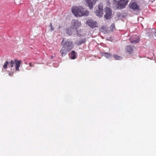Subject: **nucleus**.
<instances>
[{
	"instance_id": "nucleus-21",
	"label": "nucleus",
	"mask_w": 156,
	"mask_h": 156,
	"mask_svg": "<svg viewBox=\"0 0 156 156\" xmlns=\"http://www.w3.org/2000/svg\"><path fill=\"white\" fill-rule=\"evenodd\" d=\"M151 30V32H153L154 35L156 36V30H154L152 29Z\"/></svg>"
},
{
	"instance_id": "nucleus-9",
	"label": "nucleus",
	"mask_w": 156,
	"mask_h": 156,
	"mask_svg": "<svg viewBox=\"0 0 156 156\" xmlns=\"http://www.w3.org/2000/svg\"><path fill=\"white\" fill-rule=\"evenodd\" d=\"M129 40L131 43L136 44L139 42L140 38L138 36L135 35L131 37L130 38Z\"/></svg>"
},
{
	"instance_id": "nucleus-2",
	"label": "nucleus",
	"mask_w": 156,
	"mask_h": 156,
	"mask_svg": "<svg viewBox=\"0 0 156 156\" xmlns=\"http://www.w3.org/2000/svg\"><path fill=\"white\" fill-rule=\"evenodd\" d=\"M61 44L63 47L70 51L73 48L74 45L73 42L69 40L63 39L61 42Z\"/></svg>"
},
{
	"instance_id": "nucleus-17",
	"label": "nucleus",
	"mask_w": 156,
	"mask_h": 156,
	"mask_svg": "<svg viewBox=\"0 0 156 156\" xmlns=\"http://www.w3.org/2000/svg\"><path fill=\"white\" fill-rule=\"evenodd\" d=\"M75 30L76 31V33L78 36H82V33L83 31V30L81 29H80L79 30L76 29Z\"/></svg>"
},
{
	"instance_id": "nucleus-22",
	"label": "nucleus",
	"mask_w": 156,
	"mask_h": 156,
	"mask_svg": "<svg viewBox=\"0 0 156 156\" xmlns=\"http://www.w3.org/2000/svg\"><path fill=\"white\" fill-rule=\"evenodd\" d=\"M112 57H113L115 58H118L119 57V56L116 55H112Z\"/></svg>"
},
{
	"instance_id": "nucleus-15",
	"label": "nucleus",
	"mask_w": 156,
	"mask_h": 156,
	"mask_svg": "<svg viewBox=\"0 0 156 156\" xmlns=\"http://www.w3.org/2000/svg\"><path fill=\"white\" fill-rule=\"evenodd\" d=\"M86 38L81 39L77 40L76 41L77 44L78 45H80L84 43L86 41Z\"/></svg>"
},
{
	"instance_id": "nucleus-6",
	"label": "nucleus",
	"mask_w": 156,
	"mask_h": 156,
	"mask_svg": "<svg viewBox=\"0 0 156 156\" xmlns=\"http://www.w3.org/2000/svg\"><path fill=\"white\" fill-rule=\"evenodd\" d=\"M87 23L89 26L92 28L97 27H98L97 22L92 20H88Z\"/></svg>"
},
{
	"instance_id": "nucleus-20",
	"label": "nucleus",
	"mask_w": 156,
	"mask_h": 156,
	"mask_svg": "<svg viewBox=\"0 0 156 156\" xmlns=\"http://www.w3.org/2000/svg\"><path fill=\"white\" fill-rule=\"evenodd\" d=\"M49 27L51 28L50 30L51 31H52L53 30H54V27H52L51 23L49 25Z\"/></svg>"
},
{
	"instance_id": "nucleus-5",
	"label": "nucleus",
	"mask_w": 156,
	"mask_h": 156,
	"mask_svg": "<svg viewBox=\"0 0 156 156\" xmlns=\"http://www.w3.org/2000/svg\"><path fill=\"white\" fill-rule=\"evenodd\" d=\"M105 11L106 14L104 15V17L107 20L110 19L112 13V9L109 8L107 7Z\"/></svg>"
},
{
	"instance_id": "nucleus-10",
	"label": "nucleus",
	"mask_w": 156,
	"mask_h": 156,
	"mask_svg": "<svg viewBox=\"0 0 156 156\" xmlns=\"http://www.w3.org/2000/svg\"><path fill=\"white\" fill-rule=\"evenodd\" d=\"M72 23L74 26L73 28L75 29V30L76 29L77 27H80L81 25V23L80 22L78 21L77 20H72Z\"/></svg>"
},
{
	"instance_id": "nucleus-16",
	"label": "nucleus",
	"mask_w": 156,
	"mask_h": 156,
	"mask_svg": "<svg viewBox=\"0 0 156 156\" xmlns=\"http://www.w3.org/2000/svg\"><path fill=\"white\" fill-rule=\"evenodd\" d=\"M69 55H71V58H76V52L74 51H72Z\"/></svg>"
},
{
	"instance_id": "nucleus-18",
	"label": "nucleus",
	"mask_w": 156,
	"mask_h": 156,
	"mask_svg": "<svg viewBox=\"0 0 156 156\" xmlns=\"http://www.w3.org/2000/svg\"><path fill=\"white\" fill-rule=\"evenodd\" d=\"M101 29L103 30L102 31L105 34H107L108 33L107 27L103 26L101 27Z\"/></svg>"
},
{
	"instance_id": "nucleus-13",
	"label": "nucleus",
	"mask_w": 156,
	"mask_h": 156,
	"mask_svg": "<svg viewBox=\"0 0 156 156\" xmlns=\"http://www.w3.org/2000/svg\"><path fill=\"white\" fill-rule=\"evenodd\" d=\"M134 48V47H132L130 45H129L126 48V51L129 53H132L133 52Z\"/></svg>"
},
{
	"instance_id": "nucleus-8",
	"label": "nucleus",
	"mask_w": 156,
	"mask_h": 156,
	"mask_svg": "<svg viewBox=\"0 0 156 156\" xmlns=\"http://www.w3.org/2000/svg\"><path fill=\"white\" fill-rule=\"evenodd\" d=\"M129 6L130 8L134 10L138 9L139 8V5L135 2H131L129 3Z\"/></svg>"
},
{
	"instance_id": "nucleus-7",
	"label": "nucleus",
	"mask_w": 156,
	"mask_h": 156,
	"mask_svg": "<svg viewBox=\"0 0 156 156\" xmlns=\"http://www.w3.org/2000/svg\"><path fill=\"white\" fill-rule=\"evenodd\" d=\"M97 1L98 0H86L87 6L90 9H92Z\"/></svg>"
},
{
	"instance_id": "nucleus-11",
	"label": "nucleus",
	"mask_w": 156,
	"mask_h": 156,
	"mask_svg": "<svg viewBox=\"0 0 156 156\" xmlns=\"http://www.w3.org/2000/svg\"><path fill=\"white\" fill-rule=\"evenodd\" d=\"M69 51H70L69 50L67 49V48L62 46V49L60 50V52L62 56L63 57L65 56Z\"/></svg>"
},
{
	"instance_id": "nucleus-4",
	"label": "nucleus",
	"mask_w": 156,
	"mask_h": 156,
	"mask_svg": "<svg viewBox=\"0 0 156 156\" xmlns=\"http://www.w3.org/2000/svg\"><path fill=\"white\" fill-rule=\"evenodd\" d=\"M95 13L97 16L99 17L102 16L103 14V6L101 4L98 5V9L96 10Z\"/></svg>"
},
{
	"instance_id": "nucleus-3",
	"label": "nucleus",
	"mask_w": 156,
	"mask_h": 156,
	"mask_svg": "<svg viewBox=\"0 0 156 156\" xmlns=\"http://www.w3.org/2000/svg\"><path fill=\"white\" fill-rule=\"evenodd\" d=\"M128 2V0H120L116 1L115 5L116 8L121 9L125 8Z\"/></svg>"
},
{
	"instance_id": "nucleus-12",
	"label": "nucleus",
	"mask_w": 156,
	"mask_h": 156,
	"mask_svg": "<svg viewBox=\"0 0 156 156\" xmlns=\"http://www.w3.org/2000/svg\"><path fill=\"white\" fill-rule=\"evenodd\" d=\"M101 55L102 56H104L105 57L107 58H112V55L110 54L109 53L107 52L101 53Z\"/></svg>"
},
{
	"instance_id": "nucleus-19",
	"label": "nucleus",
	"mask_w": 156,
	"mask_h": 156,
	"mask_svg": "<svg viewBox=\"0 0 156 156\" xmlns=\"http://www.w3.org/2000/svg\"><path fill=\"white\" fill-rule=\"evenodd\" d=\"M115 28V25L114 24H112L110 26V29L112 31Z\"/></svg>"
},
{
	"instance_id": "nucleus-14",
	"label": "nucleus",
	"mask_w": 156,
	"mask_h": 156,
	"mask_svg": "<svg viewBox=\"0 0 156 156\" xmlns=\"http://www.w3.org/2000/svg\"><path fill=\"white\" fill-rule=\"evenodd\" d=\"M66 31V33L67 34H69V35H71L74 32L75 29L70 28V29L68 28L67 29Z\"/></svg>"
},
{
	"instance_id": "nucleus-1",
	"label": "nucleus",
	"mask_w": 156,
	"mask_h": 156,
	"mask_svg": "<svg viewBox=\"0 0 156 156\" xmlns=\"http://www.w3.org/2000/svg\"><path fill=\"white\" fill-rule=\"evenodd\" d=\"M72 11L74 15L77 17H81L84 16H87L89 14V12L87 11L84 12L82 8L76 7H73L72 9Z\"/></svg>"
}]
</instances>
